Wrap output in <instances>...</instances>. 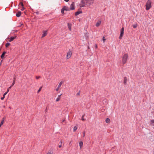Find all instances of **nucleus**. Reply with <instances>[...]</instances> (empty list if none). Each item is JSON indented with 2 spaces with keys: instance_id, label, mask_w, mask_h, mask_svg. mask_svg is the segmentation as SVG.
Returning <instances> with one entry per match:
<instances>
[{
  "instance_id": "nucleus-1",
  "label": "nucleus",
  "mask_w": 154,
  "mask_h": 154,
  "mask_svg": "<svg viewBox=\"0 0 154 154\" xmlns=\"http://www.w3.org/2000/svg\"><path fill=\"white\" fill-rule=\"evenodd\" d=\"M81 3L79 4V6L80 8L84 7L86 5V3H88L89 4H93V1L91 0V3H89L88 2V0H82L81 2Z\"/></svg>"
},
{
  "instance_id": "nucleus-2",
  "label": "nucleus",
  "mask_w": 154,
  "mask_h": 154,
  "mask_svg": "<svg viewBox=\"0 0 154 154\" xmlns=\"http://www.w3.org/2000/svg\"><path fill=\"white\" fill-rule=\"evenodd\" d=\"M152 1L151 0H148L146 4V10H148L152 7Z\"/></svg>"
},
{
  "instance_id": "nucleus-3",
  "label": "nucleus",
  "mask_w": 154,
  "mask_h": 154,
  "mask_svg": "<svg viewBox=\"0 0 154 154\" xmlns=\"http://www.w3.org/2000/svg\"><path fill=\"white\" fill-rule=\"evenodd\" d=\"M128 55L127 54H125L122 57V62L123 65L125 64L127 62L128 59Z\"/></svg>"
},
{
  "instance_id": "nucleus-4",
  "label": "nucleus",
  "mask_w": 154,
  "mask_h": 154,
  "mask_svg": "<svg viewBox=\"0 0 154 154\" xmlns=\"http://www.w3.org/2000/svg\"><path fill=\"white\" fill-rule=\"evenodd\" d=\"M124 28L123 27H122L121 29V33L120 35V36L119 37V38L120 39H121L122 38V37H123L124 33Z\"/></svg>"
},
{
  "instance_id": "nucleus-5",
  "label": "nucleus",
  "mask_w": 154,
  "mask_h": 154,
  "mask_svg": "<svg viewBox=\"0 0 154 154\" xmlns=\"http://www.w3.org/2000/svg\"><path fill=\"white\" fill-rule=\"evenodd\" d=\"M72 52L69 50L67 53V54L66 55V59H69L71 57L72 55Z\"/></svg>"
},
{
  "instance_id": "nucleus-6",
  "label": "nucleus",
  "mask_w": 154,
  "mask_h": 154,
  "mask_svg": "<svg viewBox=\"0 0 154 154\" xmlns=\"http://www.w3.org/2000/svg\"><path fill=\"white\" fill-rule=\"evenodd\" d=\"M75 3L74 2H72L70 6V10H73L75 9Z\"/></svg>"
},
{
  "instance_id": "nucleus-7",
  "label": "nucleus",
  "mask_w": 154,
  "mask_h": 154,
  "mask_svg": "<svg viewBox=\"0 0 154 154\" xmlns=\"http://www.w3.org/2000/svg\"><path fill=\"white\" fill-rule=\"evenodd\" d=\"M17 38V36L15 35L14 37H11L10 38H8V39H9V41L11 42L13 41L15 39Z\"/></svg>"
},
{
  "instance_id": "nucleus-8",
  "label": "nucleus",
  "mask_w": 154,
  "mask_h": 154,
  "mask_svg": "<svg viewBox=\"0 0 154 154\" xmlns=\"http://www.w3.org/2000/svg\"><path fill=\"white\" fill-rule=\"evenodd\" d=\"M5 119L6 117L5 116H4L2 119L1 122L0 123V127L3 125Z\"/></svg>"
},
{
  "instance_id": "nucleus-9",
  "label": "nucleus",
  "mask_w": 154,
  "mask_h": 154,
  "mask_svg": "<svg viewBox=\"0 0 154 154\" xmlns=\"http://www.w3.org/2000/svg\"><path fill=\"white\" fill-rule=\"evenodd\" d=\"M63 83L62 82H61L59 84L57 88L56 89V90L57 91H58L59 90V88L60 87L62 84Z\"/></svg>"
},
{
  "instance_id": "nucleus-10",
  "label": "nucleus",
  "mask_w": 154,
  "mask_h": 154,
  "mask_svg": "<svg viewBox=\"0 0 154 154\" xmlns=\"http://www.w3.org/2000/svg\"><path fill=\"white\" fill-rule=\"evenodd\" d=\"M128 81L127 78L126 77H125L124 78L123 83L124 85H126L127 84Z\"/></svg>"
},
{
  "instance_id": "nucleus-11",
  "label": "nucleus",
  "mask_w": 154,
  "mask_h": 154,
  "mask_svg": "<svg viewBox=\"0 0 154 154\" xmlns=\"http://www.w3.org/2000/svg\"><path fill=\"white\" fill-rule=\"evenodd\" d=\"M43 34H42V38H43L47 34V31H43Z\"/></svg>"
},
{
  "instance_id": "nucleus-12",
  "label": "nucleus",
  "mask_w": 154,
  "mask_h": 154,
  "mask_svg": "<svg viewBox=\"0 0 154 154\" xmlns=\"http://www.w3.org/2000/svg\"><path fill=\"white\" fill-rule=\"evenodd\" d=\"M6 53V51H4L2 54L1 57L2 59H4L5 58V54Z\"/></svg>"
},
{
  "instance_id": "nucleus-13",
  "label": "nucleus",
  "mask_w": 154,
  "mask_h": 154,
  "mask_svg": "<svg viewBox=\"0 0 154 154\" xmlns=\"http://www.w3.org/2000/svg\"><path fill=\"white\" fill-rule=\"evenodd\" d=\"M63 8H64V9L65 11H69L70 10L69 8L68 7L64 6Z\"/></svg>"
},
{
  "instance_id": "nucleus-14",
  "label": "nucleus",
  "mask_w": 154,
  "mask_h": 154,
  "mask_svg": "<svg viewBox=\"0 0 154 154\" xmlns=\"http://www.w3.org/2000/svg\"><path fill=\"white\" fill-rule=\"evenodd\" d=\"M21 14V12L20 11H19L16 14V16L17 17H19L20 16Z\"/></svg>"
},
{
  "instance_id": "nucleus-15",
  "label": "nucleus",
  "mask_w": 154,
  "mask_h": 154,
  "mask_svg": "<svg viewBox=\"0 0 154 154\" xmlns=\"http://www.w3.org/2000/svg\"><path fill=\"white\" fill-rule=\"evenodd\" d=\"M67 25L69 30L71 31L72 24L70 23H68Z\"/></svg>"
},
{
  "instance_id": "nucleus-16",
  "label": "nucleus",
  "mask_w": 154,
  "mask_h": 154,
  "mask_svg": "<svg viewBox=\"0 0 154 154\" xmlns=\"http://www.w3.org/2000/svg\"><path fill=\"white\" fill-rule=\"evenodd\" d=\"M63 143V140H61L60 141V143H59V148H61L62 147V143Z\"/></svg>"
},
{
  "instance_id": "nucleus-17",
  "label": "nucleus",
  "mask_w": 154,
  "mask_h": 154,
  "mask_svg": "<svg viewBox=\"0 0 154 154\" xmlns=\"http://www.w3.org/2000/svg\"><path fill=\"white\" fill-rule=\"evenodd\" d=\"M82 11H77L75 13V16H76L79 15V14H80L81 13H82Z\"/></svg>"
},
{
  "instance_id": "nucleus-18",
  "label": "nucleus",
  "mask_w": 154,
  "mask_h": 154,
  "mask_svg": "<svg viewBox=\"0 0 154 154\" xmlns=\"http://www.w3.org/2000/svg\"><path fill=\"white\" fill-rule=\"evenodd\" d=\"M101 23V22L100 21H98L96 23V26L97 27L99 26Z\"/></svg>"
},
{
  "instance_id": "nucleus-19",
  "label": "nucleus",
  "mask_w": 154,
  "mask_h": 154,
  "mask_svg": "<svg viewBox=\"0 0 154 154\" xmlns=\"http://www.w3.org/2000/svg\"><path fill=\"white\" fill-rule=\"evenodd\" d=\"M150 125L154 126V119H152L150 122Z\"/></svg>"
},
{
  "instance_id": "nucleus-20",
  "label": "nucleus",
  "mask_w": 154,
  "mask_h": 154,
  "mask_svg": "<svg viewBox=\"0 0 154 154\" xmlns=\"http://www.w3.org/2000/svg\"><path fill=\"white\" fill-rule=\"evenodd\" d=\"M79 146H80V148H81L82 147L83 145V142L82 141H80L79 142Z\"/></svg>"
},
{
  "instance_id": "nucleus-21",
  "label": "nucleus",
  "mask_w": 154,
  "mask_h": 154,
  "mask_svg": "<svg viewBox=\"0 0 154 154\" xmlns=\"http://www.w3.org/2000/svg\"><path fill=\"white\" fill-rule=\"evenodd\" d=\"M61 95L62 94H61L60 95H59L58 96V97L56 99V101H59L60 100V97Z\"/></svg>"
},
{
  "instance_id": "nucleus-22",
  "label": "nucleus",
  "mask_w": 154,
  "mask_h": 154,
  "mask_svg": "<svg viewBox=\"0 0 154 154\" xmlns=\"http://www.w3.org/2000/svg\"><path fill=\"white\" fill-rule=\"evenodd\" d=\"M7 94V93H5L3 95V97H2L1 98V100H4V99L5 97V95Z\"/></svg>"
},
{
  "instance_id": "nucleus-23",
  "label": "nucleus",
  "mask_w": 154,
  "mask_h": 154,
  "mask_svg": "<svg viewBox=\"0 0 154 154\" xmlns=\"http://www.w3.org/2000/svg\"><path fill=\"white\" fill-rule=\"evenodd\" d=\"M105 121L106 123H108L109 122H110V119L109 118H106V119Z\"/></svg>"
},
{
  "instance_id": "nucleus-24",
  "label": "nucleus",
  "mask_w": 154,
  "mask_h": 154,
  "mask_svg": "<svg viewBox=\"0 0 154 154\" xmlns=\"http://www.w3.org/2000/svg\"><path fill=\"white\" fill-rule=\"evenodd\" d=\"M18 5L19 6H21L22 7H23L24 6L22 2H20Z\"/></svg>"
},
{
  "instance_id": "nucleus-25",
  "label": "nucleus",
  "mask_w": 154,
  "mask_h": 154,
  "mask_svg": "<svg viewBox=\"0 0 154 154\" xmlns=\"http://www.w3.org/2000/svg\"><path fill=\"white\" fill-rule=\"evenodd\" d=\"M10 44L8 42L5 45V47L6 48H8L10 45Z\"/></svg>"
},
{
  "instance_id": "nucleus-26",
  "label": "nucleus",
  "mask_w": 154,
  "mask_h": 154,
  "mask_svg": "<svg viewBox=\"0 0 154 154\" xmlns=\"http://www.w3.org/2000/svg\"><path fill=\"white\" fill-rule=\"evenodd\" d=\"M64 8H62V9H61V12L62 14H64Z\"/></svg>"
},
{
  "instance_id": "nucleus-27",
  "label": "nucleus",
  "mask_w": 154,
  "mask_h": 154,
  "mask_svg": "<svg viewBox=\"0 0 154 154\" xmlns=\"http://www.w3.org/2000/svg\"><path fill=\"white\" fill-rule=\"evenodd\" d=\"M42 88V87H41L39 88V89L38 90V91H37V93H38L39 92L41 91Z\"/></svg>"
},
{
  "instance_id": "nucleus-28",
  "label": "nucleus",
  "mask_w": 154,
  "mask_h": 154,
  "mask_svg": "<svg viewBox=\"0 0 154 154\" xmlns=\"http://www.w3.org/2000/svg\"><path fill=\"white\" fill-rule=\"evenodd\" d=\"M77 129V128L76 126H75L73 128V131H75Z\"/></svg>"
},
{
  "instance_id": "nucleus-29",
  "label": "nucleus",
  "mask_w": 154,
  "mask_h": 154,
  "mask_svg": "<svg viewBox=\"0 0 154 154\" xmlns=\"http://www.w3.org/2000/svg\"><path fill=\"white\" fill-rule=\"evenodd\" d=\"M85 116V115H83L82 116V120L83 121H85V119H84L83 118Z\"/></svg>"
},
{
  "instance_id": "nucleus-30",
  "label": "nucleus",
  "mask_w": 154,
  "mask_h": 154,
  "mask_svg": "<svg viewBox=\"0 0 154 154\" xmlns=\"http://www.w3.org/2000/svg\"><path fill=\"white\" fill-rule=\"evenodd\" d=\"M133 27L134 28H136L137 27V24L133 25Z\"/></svg>"
},
{
  "instance_id": "nucleus-31",
  "label": "nucleus",
  "mask_w": 154,
  "mask_h": 154,
  "mask_svg": "<svg viewBox=\"0 0 154 154\" xmlns=\"http://www.w3.org/2000/svg\"><path fill=\"white\" fill-rule=\"evenodd\" d=\"M103 42H105L106 39L105 38V37L104 36H103Z\"/></svg>"
},
{
  "instance_id": "nucleus-32",
  "label": "nucleus",
  "mask_w": 154,
  "mask_h": 154,
  "mask_svg": "<svg viewBox=\"0 0 154 154\" xmlns=\"http://www.w3.org/2000/svg\"><path fill=\"white\" fill-rule=\"evenodd\" d=\"M35 78L37 79H39L41 78V77L40 76H36Z\"/></svg>"
},
{
  "instance_id": "nucleus-33",
  "label": "nucleus",
  "mask_w": 154,
  "mask_h": 154,
  "mask_svg": "<svg viewBox=\"0 0 154 154\" xmlns=\"http://www.w3.org/2000/svg\"><path fill=\"white\" fill-rule=\"evenodd\" d=\"M80 92L79 91V92L78 93H77L76 95L77 96H79L80 95Z\"/></svg>"
},
{
  "instance_id": "nucleus-34",
  "label": "nucleus",
  "mask_w": 154,
  "mask_h": 154,
  "mask_svg": "<svg viewBox=\"0 0 154 154\" xmlns=\"http://www.w3.org/2000/svg\"><path fill=\"white\" fill-rule=\"evenodd\" d=\"M15 81H13V83H12V86H13L14 85V84L15 83Z\"/></svg>"
},
{
  "instance_id": "nucleus-35",
  "label": "nucleus",
  "mask_w": 154,
  "mask_h": 154,
  "mask_svg": "<svg viewBox=\"0 0 154 154\" xmlns=\"http://www.w3.org/2000/svg\"><path fill=\"white\" fill-rule=\"evenodd\" d=\"M24 9V6L23 7H22L21 9V11H23Z\"/></svg>"
},
{
  "instance_id": "nucleus-36",
  "label": "nucleus",
  "mask_w": 154,
  "mask_h": 154,
  "mask_svg": "<svg viewBox=\"0 0 154 154\" xmlns=\"http://www.w3.org/2000/svg\"><path fill=\"white\" fill-rule=\"evenodd\" d=\"M15 80H16V77H14V78H13V81H15Z\"/></svg>"
},
{
  "instance_id": "nucleus-37",
  "label": "nucleus",
  "mask_w": 154,
  "mask_h": 154,
  "mask_svg": "<svg viewBox=\"0 0 154 154\" xmlns=\"http://www.w3.org/2000/svg\"><path fill=\"white\" fill-rule=\"evenodd\" d=\"M47 111H48L47 109L46 108V109L45 110V112H46V113L47 112Z\"/></svg>"
},
{
  "instance_id": "nucleus-38",
  "label": "nucleus",
  "mask_w": 154,
  "mask_h": 154,
  "mask_svg": "<svg viewBox=\"0 0 154 154\" xmlns=\"http://www.w3.org/2000/svg\"><path fill=\"white\" fill-rule=\"evenodd\" d=\"M12 31H14L15 32H16L18 31L17 30H13Z\"/></svg>"
},
{
  "instance_id": "nucleus-39",
  "label": "nucleus",
  "mask_w": 154,
  "mask_h": 154,
  "mask_svg": "<svg viewBox=\"0 0 154 154\" xmlns=\"http://www.w3.org/2000/svg\"><path fill=\"white\" fill-rule=\"evenodd\" d=\"M9 88H8V89H7V92H6L5 93H7H7L9 92Z\"/></svg>"
},
{
  "instance_id": "nucleus-40",
  "label": "nucleus",
  "mask_w": 154,
  "mask_h": 154,
  "mask_svg": "<svg viewBox=\"0 0 154 154\" xmlns=\"http://www.w3.org/2000/svg\"><path fill=\"white\" fill-rule=\"evenodd\" d=\"M85 132H83V137H84L85 136Z\"/></svg>"
},
{
  "instance_id": "nucleus-41",
  "label": "nucleus",
  "mask_w": 154,
  "mask_h": 154,
  "mask_svg": "<svg viewBox=\"0 0 154 154\" xmlns=\"http://www.w3.org/2000/svg\"><path fill=\"white\" fill-rule=\"evenodd\" d=\"M12 86H12V85H11V86H10V87H9L8 88H9V89H10V88H11V87H12Z\"/></svg>"
},
{
  "instance_id": "nucleus-42",
  "label": "nucleus",
  "mask_w": 154,
  "mask_h": 154,
  "mask_svg": "<svg viewBox=\"0 0 154 154\" xmlns=\"http://www.w3.org/2000/svg\"><path fill=\"white\" fill-rule=\"evenodd\" d=\"M65 121V119H64L63 120L62 123H63Z\"/></svg>"
},
{
  "instance_id": "nucleus-43",
  "label": "nucleus",
  "mask_w": 154,
  "mask_h": 154,
  "mask_svg": "<svg viewBox=\"0 0 154 154\" xmlns=\"http://www.w3.org/2000/svg\"><path fill=\"white\" fill-rule=\"evenodd\" d=\"M69 1V0H64V1L66 2H68Z\"/></svg>"
},
{
  "instance_id": "nucleus-44",
  "label": "nucleus",
  "mask_w": 154,
  "mask_h": 154,
  "mask_svg": "<svg viewBox=\"0 0 154 154\" xmlns=\"http://www.w3.org/2000/svg\"><path fill=\"white\" fill-rule=\"evenodd\" d=\"M47 154H52L51 152H48Z\"/></svg>"
},
{
  "instance_id": "nucleus-45",
  "label": "nucleus",
  "mask_w": 154,
  "mask_h": 154,
  "mask_svg": "<svg viewBox=\"0 0 154 154\" xmlns=\"http://www.w3.org/2000/svg\"><path fill=\"white\" fill-rule=\"evenodd\" d=\"M71 141L69 143V145H72V144H71Z\"/></svg>"
},
{
  "instance_id": "nucleus-46",
  "label": "nucleus",
  "mask_w": 154,
  "mask_h": 154,
  "mask_svg": "<svg viewBox=\"0 0 154 154\" xmlns=\"http://www.w3.org/2000/svg\"><path fill=\"white\" fill-rule=\"evenodd\" d=\"M36 14H38V13H39V12H36Z\"/></svg>"
},
{
  "instance_id": "nucleus-47",
  "label": "nucleus",
  "mask_w": 154,
  "mask_h": 154,
  "mask_svg": "<svg viewBox=\"0 0 154 154\" xmlns=\"http://www.w3.org/2000/svg\"><path fill=\"white\" fill-rule=\"evenodd\" d=\"M1 49H2V48H1H1H0V51H1Z\"/></svg>"
},
{
  "instance_id": "nucleus-48",
  "label": "nucleus",
  "mask_w": 154,
  "mask_h": 154,
  "mask_svg": "<svg viewBox=\"0 0 154 154\" xmlns=\"http://www.w3.org/2000/svg\"><path fill=\"white\" fill-rule=\"evenodd\" d=\"M96 48L97 47V46L96 45Z\"/></svg>"
},
{
  "instance_id": "nucleus-49",
  "label": "nucleus",
  "mask_w": 154,
  "mask_h": 154,
  "mask_svg": "<svg viewBox=\"0 0 154 154\" xmlns=\"http://www.w3.org/2000/svg\"><path fill=\"white\" fill-rule=\"evenodd\" d=\"M23 25V24H21V25Z\"/></svg>"
},
{
  "instance_id": "nucleus-50",
  "label": "nucleus",
  "mask_w": 154,
  "mask_h": 154,
  "mask_svg": "<svg viewBox=\"0 0 154 154\" xmlns=\"http://www.w3.org/2000/svg\"><path fill=\"white\" fill-rule=\"evenodd\" d=\"M20 26H19V27H20Z\"/></svg>"
}]
</instances>
